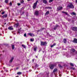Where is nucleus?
Returning <instances> with one entry per match:
<instances>
[{
    "label": "nucleus",
    "instance_id": "nucleus-52",
    "mask_svg": "<svg viewBox=\"0 0 77 77\" xmlns=\"http://www.w3.org/2000/svg\"><path fill=\"white\" fill-rule=\"evenodd\" d=\"M30 1V0H27V1Z\"/></svg>",
    "mask_w": 77,
    "mask_h": 77
},
{
    "label": "nucleus",
    "instance_id": "nucleus-2",
    "mask_svg": "<svg viewBox=\"0 0 77 77\" xmlns=\"http://www.w3.org/2000/svg\"><path fill=\"white\" fill-rule=\"evenodd\" d=\"M67 6L70 8H72V9H74V5H72V3H70L69 5Z\"/></svg>",
    "mask_w": 77,
    "mask_h": 77
},
{
    "label": "nucleus",
    "instance_id": "nucleus-36",
    "mask_svg": "<svg viewBox=\"0 0 77 77\" xmlns=\"http://www.w3.org/2000/svg\"><path fill=\"white\" fill-rule=\"evenodd\" d=\"M9 5H10L11 6H12V2H11L9 4Z\"/></svg>",
    "mask_w": 77,
    "mask_h": 77
},
{
    "label": "nucleus",
    "instance_id": "nucleus-29",
    "mask_svg": "<svg viewBox=\"0 0 77 77\" xmlns=\"http://www.w3.org/2000/svg\"><path fill=\"white\" fill-rule=\"evenodd\" d=\"M70 65L71 66H74V64L72 63H70Z\"/></svg>",
    "mask_w": 77,
    "mask_h": 77
},
{
    "label": "nucleus",
    "instance_id": "nucleus-47",
    "mask_svg": "<svg viewBox=\"0 0 77 77\" xmlns=\"http://www.w3.org/2000/svg\"><path fill=\"white\" fill-rule=\"evenodd\" d=\"M24 14V11H23L22 12V14Z\"/></svg>",
    "mask_w": 77,
    "mask_h": 77
},
{
    "label": "nucleus",
    "instance_id": "nucleus-18",
    "mask_svg": "<svg viewBox=\"0 0 77 77\" xmlns=\"http://www.w3.org/2000/svg\"><path fill=\"white\" fill-rule=\"evenodd\" d=\"M22 74V73L21 72H18L17 73V74H18V75H21Z\"/></svg>",
    "mask_w": 77,
    "mask_h": 77
},
{
    "label": "nucleus",
    "instance_id": "nucleus-48",
    "mask_svg": "<svg viewBox=\"0 0 77 77\" xmlns=\"http://www.w3.org/2000/svg\"><path fill=\"white\" fill-rule=\"evenodd\" d=\"M75 2L76 3H77V0H75Z\"/></svg>",
    "mask_w": 77,
    "mask_h": 77
},
{
    "label": "nucleus",
    "instance_id": "nucleus-31",
    "mask_svg": "<svg viewBox=\"0 0 77 77\" xmlns=\"http://www.w3.org/2000/svg\"><path fill=\"white\" fill-rule=\"evenodd\" d=\"M75 31H77V27H75Z\"/></svg>",
    "mask_w": 77,
    "mask_h": 77
},
{
    "label": "nucleus",
    "instance_id": "nucleus-11",
    "mask_svg": "<svg viewBox=\"0 0 77 77\" xmlns=\"http://www.w3.org/2000/svg\"><path fill=\"white\" fill-rule=\"evenodd\" d=\"M8 29L9 30H12L13 29V28L11 27H9L8 28Z\"/></svg>",
    "mask_w": 77,
    "mask_h": 77
},
{
    "label": "nucleus",
    "instance_id": "nucleus-43",
    "mask_svg": "<svg viewBox=\"0 0 77 77\" xmlns=\"http://www.w3.org/2000/svg\"><path fill=\"white\" fill-rule=\"evenodd\" d=\"M24 36L25 37H26V33H25L24 35Z\"/></svg>",
    "mask_w": 77,
    "mask_h": 77
},
{
    "label": "nucleus",
    "instance_id": "nucleus-1",
    "mask_svg": "<svg viewBox=\"0 0 77 77\" xmlns=\"http://www.w3.org/2000/svg\"><path fill=\"white\" fill-rule=\"evenodd\" d=\"M38 1H37L33 4V8L35 9H36V6H37V4H38Z\"/></svg>",
    "mask_w": 77,
    "mask_h": 77
},
{
    "label": "nucleus",
    "instance_id": "nucleus-63",
    "mask_svg": "<svg viewBox=\"0 0 77 77\" xmlns=\"http://www.w3.org/2000/svg\"><path fill=\"white\" fill-rule=\"evenodd\" d=\"M75 67H76V66H75Z\"/></svg>",
    "mask_w": 77,
    "mask_h": 77
},
{
    "label": "nucleus",
    "instance_id": "nucleus-53",
    "mask_svg": "<svg viewBox=\"0 0 77 77\" xmlns=\"http://www.w3.org/2000/svg\"><path fill=\"white\" fill-rule=\"evenodd\" d=\"M6 24V23L4 24L5 25Z\"/></svg>",
    "mask_w": 77,
    "mask_h": 77
},
{
    "label": "nucleus",
    "instance_id": "nucleus-21",
    "mask_svg": "<svg viewBox=\"0 0 77 77\" xmlns=\"http://www.w3.org/2000/svg\"><path fill=\"white\" fill-rule=\"evenodd\" d=\"M72 15H75V13L74 12H72L71 14Z\"/></svg>",
    "mask_w": 77,
    "mask_h": 77
},
{
    "label": "nucleus",
    "instance_id": "nucleus-26",
    "mask_svg": "<svg viewBox=\"0 0 77 77\" xmlns=\"http://www.w3.org/2000/svg\"><path fill=\"white\" fill-rule=\"evenodd\" d=\"M8 2H9L8 0H5V3H8Z\"/></svg>",
    "mask_w": 77,
    "mask_h": 77
},
{
    "label": "nucleus",
    "instance_id": "nucleus-10",
    "mask_svg": "<svg viewBox=\"0 0 77 77\" xmlns=\"http://www.w3.org/2000/svg\"><path fill=\"white\" fill-rule=\"evenodd\" d=\"M43 2L44 3H45V4H47V2L46 0H43Z\"/></svg>",
    "mask_w": 77,
    "mask_h": 77
},
{
    "label": "nucleus",
    "instance_id": "nucleus-34",
    "mask_svg": "<svg viewBox=\"0 0 77 77\" xmlns=\"http://www.w3.org/2000/svg\"><path fill=\"white\" fill-rule=\"evenodd\" d=\"M54 0H50L49 1V3H51V2H52Z\"/></svg>",
    "mask_w": 77,
    "mask_h": 77
},
{
    "label": "nucleus",
    "instance_id": "nucleus-54",
    "mask_svg": "<svg viewBox=\"0 0 77 77\" xmlns=\"http://www.w3.org/2000/svg\"><path fill=\"white\" fill-rule=\"evenodd\" d=\"M16 77H18V76H17Z\"/></svg>",
    "mask_w": 77,
    "mask_h": 77
},
{
    "label": "nucleus",
    "instance_id": "nucleus-5",
    "mask_svg": "<svg viewBox=\"0 0 77 77\" xmlns=\"http://www.w3.org/2000/svg\"><path fill=\"white\" fill-rule=\"evenodd\" d=\"M63 8L62 7H59L57 8V11H60Z\"/></svg>",
    "mask_w": 77,
    "mask_h": 77
},
{
    "label": "nucleus",
    "instance_id": "nucleus-64",
    "mask_svg": "<svg viewBox=\"0 0 77 77\" xmlns=\"http://www.w3.org/2000/svg\"><path fill=\"white\" fill-rule=\"evenodd\" d=\"M2 77H5V76H4V77L3 76Z\"/></svg>",
    "mask_w": 77,
    "mask_h": 77
},
{
    "label": "nucleus",
    "instance_id": "nucleus-8",
    "mask_svg": "<svg viewBox=\"0 0 77 77\" xmlns=\"http://www.w3.org/2000/svg\"><path fill=\"white\" fill-rule=\"evenodd\" d=\"M73 42H75V43H77V39L76 38H74Z\"/></svg>",
    "mask_w": 77,
    "mask_h": 77
},
{
    "label": "nucleus",
    "instance_id": "nucleus-3",
    "mask_svg": "<svg viewBox=\"0 0 77 77\" xmlns=\"http://www.w3.org/2000/svg\"><path fill=\"white\" fill-rule=\"evenodd\" d=\"M47 45V43L45 42H41V45L42 46H44Z\"/></svg>",
    "mask_w": 77,
    "mask_h": 77
},
{
    "label": "nucleus",
    "instance_id": "nucleus-41",
    "mask_svg": "<svg viewBox=\"0 0 77 77\" xmlns=\"http://www.w3.org/2000/svg\"><path fill=\"white\" fill-rule=\"evenodd\" d=\"M41 50H42V49H41V48H40L38 51V52H40V51H41Z\"/></svg>",
    "mask_w": 77,
    "mask_h": 77
},
{
    "label": "nucleus",
    "instance_id": "nucleus-60",
    "mask_svg": "<svg viewBox=\"0 0 77 77\" xmlns=\"http://www.w3.org/2000/svg\"><path fill=\"white\" fill-rule=\"evenodd\" d=\"M2 35L1 34H0V35Z\"/></svg>",
    "mask_w": 77,
    "mask_h": 77
},
{
    "label": "nucleus",
    "instance_id": "nucleus-46",
    "mask_svg": "<svg viewBox=\"0 0 77 77\" xmlns=\"http://www.w3.org/2000/svg\"><path fill=\"white\" fill-rule=\"evenodd\" d=\"M20 67H17L16 68V69H19Z\"/></svg>",
    "mask_w": 77,
    "mask_h": 77
},
{
    "label": "nucleus",
    "instance_id": "nucleus-42",
    "mask_svg": "<svg viewBox=\"0 0 77 77\" xmlns=\"http://www.w3.org/2000/svg\"><path fill=\"white\" fill-rule=\"evenodd\" d=\"M17 5L18 6H20L21 5V4L20 3H18Z\"/></svg>",
    "mask_w": 77,
    "mask_h": 77
},
{
    "label": "nucleus",
    "instance_id": "nucleus-7",
    "mask_svg": "<svg viewBox=\"0 0 77 77\" xmlns=\"http://www.w3.org/2000/svg\"><path fill=\"white\" fill-rule=\"evenodd\" d=\"M29 35L30 36H34L35 35L31 33H28Z\"/></svg>",
    "mask_w": 77,
    "mask_h": 77
},
{
    "label": "nucleus",
    "instance_id": "nucleus-50",
    "mask_svg": "<svg viewBox=\"0 0 77 77\" xmlns=\"http://www.w3.org/2000/svg\"><path fill=\"white\" fill-rule=\"evenodd\" d=\"M18 33H20V32H19V31H18Z\"/></svg>",
    "mask_w": 77,
    "mask_h": 77
},
{
    "label": "nucleus",
    "instance_id": "nucleus-27",
    "mask_svg": "<svg viewBox=\"0 0 77 77\" xmlns=\"http://www.w3.org/2000/svg\"><path fill=\"white\" fill-rule=\"evenodd\" d=\"M36 48V47H35L34 48V51H36V48Z\"/></svg>",
    "mask_w": 77,
    "mask_h": 77
},
{
    "label": "nucleus",
    "instance_id": "nucleus-62",
    "mask_svg": "<svg viewBox=\"0 0 77 77\" xmlns=\"http://www.w3.org/2000/svg\"><path fill=\"white\" fill-rule=\"evenodd\" d=\"M74 77H76V76H74Z\"/></svg>",
    "mask_w": 77,
    "mask_h": 77
},
{
    "label": "nucleus",
    "instance_id": "nucleus-39",
    "mask_svg": "<svg viewBox=\"0 0 77 77\" xmlns=\"http://www.w3.org/2000/svg\"><path fill=\"white\" fill-rule=\"evenodd\" d=\"M48 9H52V8L50 7H48Z\"/></svg>",
    "mask_w": 77,
    "mask_h": 77
},
{
    "label": "nucleus",
    "instance_id": "nucleus-22",
    "mask_svg": "<svg viewBox=\"0 0 77 77\" xmlns=\"http://www.w3.org/2000/svg\"><path fill=\"white\" fill-rule=\"evenodd\" d=\"M71 51L74 53V52L75 51V49H71Z\"/></svg>",
    "mask_w": 77,
    "mask_h": 77
},
{
    "label": "nucleus",
    "instance_id": "nucleus-16",
    "mask_svg": "<svg viewBox=\"0 0 77 77\" xmlns=\"http://www.w3.org/2000/svg\"><path fill=\"white\" fill-rule=\"evenodd\" d=\"M38 14L39 13L38 11H35V15H38Z\"/></svg>",
    "mask_w": 77,
    "mask_h": 77
},
{
    "label": "nucleus",
    "instance_id": "nucleus-37",
    "mask_svg": "<svg viewBox=\"0 0 77 77\" xmlns=\"http://www.w3.org/2000/svg\"><path fill=\"white\" fill-rule=\"evenodd\" d=\"M45 29L44 28H42L41 29V30H44Z\"/></svg>",
    "mask_w": 77,
    "mask_h": 77
},
{
    "label": "nucleus",
    "instance_id": "nucleus-19",
    "mask_svg": "<svg viewBox=\"0 0 77 77\" xmlns=\"http://www.w3.org/2000/svg\"><path fill=\"white\" fill-rule=\"evenodd\" d=\"M30 41L31 42H33V41H34V38H31Z\"/></svg>",
    "mask_w": 77,
    "mask_h": 77
},
{
    "label": "nucleus",
    "instance_id": "nucleus-20",
    "mask_svg": "<svg viewBox=\"0 0 77 77\" xmlns=\"http://www.w3.org/2000/svg\"><path fill=\"white\" fill-rule=\"evenodd\" d=\"M22 46L24 48H26V46L24 45H22Z\"/></svg>",
    "mask_w": 77,
    "mask_h": 77
},
{
    "label": "nucleus",
    "instance_id": "nucleus-14",
    "mask_svg": "<svg viewBox=\"0 0 77 77\" xmlns=\"http://www.w3.org/2000/svg\"><path fill=\"white\" fill-rule=\"evenodd\" d=\"M14 58L13 57H12L10 60V63H11V62H12L13 61V60H14Z\"/></svg>",
    "mask_w": 77,
    "mask_h": 77
},
{
    "label": "nucleus",
    "instance_id": "nucleus-38",
    "mask_svg": "<svg viewBox=\"0 0 77 77\" xmlns=\"http://www.w3.org/2000/svg\"><path fill=\"white\" fill-rule=\"evenodd\" d=\"M5 11H4L2 13V15H3V14H5Z\"/></svg>",
    "mask_w": 77,
    "mask_h": 77
},
{
    "label": "nucleus",
    "instance_id": "nucleus-59",
    "mask_svg": "<svg viewBox=\"0 0 77 77\" xmlns=\"http://www.w3.org/2000/svg\"><path fill=\"white\" fill-rule=\"evenodd\" d=\"M1 55H2V54L0 55V56H1Z\"/></svg>",
    "mask_w": 77,
    "mask_h": 77
},
{
    "label": "nucleus",
    "instance_id": "nucleus-35",
    "mask_svg": "<svg viewBox=\"0 0 77 77\" xmlns=\"http://www.w3.org/2000/svg\"><path fill=\"white\" fill-rule=\"evenodd\" d=\"M67 57H71V56L69 55H67Z\"/></svg>",
    "mask_w": 77,
    "mask_h": 77
},
{
    "label": "nucleus",
    "instance_id": "nucleus-30",
    "mask_svg": "<svg viewBox=\"0 0 77 77\" xmlns=\"http://www.w3.org/2000/svg\"><path fill=\"white\" fill-rule=\"evenodd\" d=\"M71 69H73V70H75V68H73V67H71Z\"/></svg>",
    "mask_w": 77,
    "mask_h": 77
},
{
    "label": "nucleus",
    "instance_id": "nucleus-55",
    "mask_svg": "<svg viewBox=\"0 0 77 77\" xmlns=\"http://www.w3.org/2000/svg\"><path fill=\"white\" fill-rule=\"evenodd\" d=\"M36 57H37V58H38V57L37 56H36Z\"/></svg>",
    "mask_w": 77,
    "mask_h": 77
},
{
    "label": "nucleus",
    "instance_id": "nucleus-45",
    "mask_svg": "<svg viewBox=\"0 0 77 77\" xmlns=\"http://www.w3.org/2000/svg\"><path fill=\"white\" fill-rule=\"evenodd\" d=\"M45 9H48V7H45Z\"/></svg>",
    "mask_w": 77,
    "mask_h": 77
},
{
    "label": "nucleus",
    "instance_id": "nucleus-44",
    "mask_svg": "<svg viewBox=\"0 0 77 77\" xmlns=\"http://www.w3.org/2000/svg\"><path fill=\"white\" fill-rule=\"evenodd\" d=\"M56 43H54L53 44V45L54 46H55L56 45Z\"/></svg>",
    "mask_w": 77,
    "mask_h": 77
},
{
    "label": "nucleus",
    "instance_id": "nucleus-24",
    "mask_svg": "<svg viewBox=\"0 0 77 77\" xmlns=\"http://www.w3.org/2000/svg\"><path fill=\"white\" fill-rule=\"evenodd\" d=\"M11 47L12 50H14V45H12Z\"/></svg>",
    "mask_w": 77,
    "mask_h": 77
},
{
    "label": "nucleus",
    "instance_id": "nucleus-28",
    "mask_svg": "<svg viewBox=\"0 0 77 77\" xmlns=\"http://www.w3.org/2000/svg\"><path fill=\"white\" fill-rule=\"evenodd\" d=\"M38 66V64H36L35 66V68H37L38 66Z\"/></svg>",
    "mask_w": 77,
    "mask_h": 77
},
{
    "label": "nucleus",
    "instance_id": "nucleus-56",
    "mask_svg": "<svg viewBox=\"0 0 77 77\" xmlns=\"http://www.w3.org/2000/svg\"><path fill=\"white\" fill-rule=\"evenodd\" d=\"M6 72H8V70H6Z\"/></svg>",
    "mask_w": 77,
    "mask_h": 77
},
{
    "label": "nucleus",
    "instance_id": "nucleus-9",
    "mask_svg": "<svg viewBox=\"0 0 77 77\" xmlns=\"http://www.w3.org/2000/svg\"><path fill=\"white\" fill-rule=\"evenodd\" d=\"M7 17H8V15H7V14H6L2 16V18H6Z\"/></svg>",
    "mask_w": 77,
    "mask_h": 77
},
{
    "label": "nucleus",
    "instance_id": "nucleus-17",
    "mask_svg": "<svg viewBox=\"0 0 77 77\" xmlns=\"http://www.w3.org/2000/svg\"><path fill=\"white\" fill-rule=\"evenodd\" d=\"M75 27H72L71 28V29L72 30H74V31H75Z\"/></svg>",
    "mask_w": 77,
    "mask_h": 77
},
{
    "label": "nucleus",
    "instance_id": "nucleus-32",
    "mask_svg": "<svg viewBox=\"0 0 77 77\" xmlns=\"http://www.w3.org/2000/svg\"><path fill=\"white\" fill-rule=\"evenodd\" d=\"M20 3H24V1L23 0L21 1H20Z\"/></svg>",
    "mask_w": 77,
    "mask_h": 77
},
{
    "label": "nucleus",
    "instance_id": "nucleus-23",
    "mask_svg": "<svg viewBox=\"0 0 77 77\" xmlns=\"http://www.w3.org/2000/svg\"><path fill=\"white\" fill-rule=\"evenodd\" d=\"M49 13H50V12L49 11H48L46 12L45 14L46 15H48Z\"/></svg>",
    "mask_w": 77,
    "mask_h": 77
},
{
    "label": "nucleus",
    "instance_id": "nucleus-6",
    "mask_svg": "<svg viewBox=\"0 0 77 77\" xmlns=\"http://www.w3.org/2000/svg\"><path fill=\"white\" fill-rule=\"evenodd\" d=\"M18 26H19V23H17L15 25H14V27H15L17 28L18 27Z\"/></svg>",
    "mask_w": 77,
    "mask_h": 77
},
{
    "label": "nucleus",
    "instance_id": "nucleus-61",
    "mask_svg": "<svg viewBox=\"0 0 77 77\" xmlns=\"http://www.w3.org/2000/svg\"><path fill=\"white\" fill-rule=\"evenodd\" d=\"M44 51H43V52L44 53Z\"/></svg>",
    "mask_w": 77,
    "mask_h": 77
},
{
    "label": "nucleus",
    "instance_id": "nucleus-49",
    "mask_svg": "<svg viewBox=\"0 0 77 77\" xmlns=\"http://www.w3.org/2000/svg\"><path fill=\"white\" fill-rule=\"evenodd\" d=\"M32 62H34V60H32Z\"/></svg>",
    "mask_w": 77,
    "mask_h": 77
},
{
    "label": "nucleus",
    "instance_id": "nucleus-13",
    "mask_svg": "<svg viewBox=\"0 0 77 77\" xmlns=\"http://www.w3.org/2000/svg\"><path fill=\"white\" fill-rule=\"evenodd\" d=\"M58 26L57 25L56 26H53L54 28V30H56V29H57V28Z\"/></svg>",
    "mask_w": 77,
    "mask_h": 77
},
{
    "label": "nucleus",
    "instance_id": "nucleus-40",
    "mask_svg": "<svg viewBox=\"0 0 77 77\" xmlns=\"http://www.w3.org/2000/svg\"><path fill=\"white\" fill-rule=\"evenodd\" d=\"M53 47H54V46L53 45H51V48H52Z\"/></svg>",
    "mask_w": 77,
    "mask_h": 77
},
{
    "label": "nucleus",
    "instance_id": "nucleus-4",
    "mask_svg": "<svg viewBox=\"0 0 77 77\" xmlns=\"http://www.w3.org/2000/svg\"><path fill=\"white\" fill-rule=\"evenodd\" d=\"M49 67L50 69H54V65L51 64L50 65Z\"/></svg>",
    "mask_w": 77,
    "mask_h": 77
},
{
    "label": "nucleus",
    "instance_id": "nucleus-15",
    "mask_svg": "<svg viewBox=\"0 0 77 77\" xmlns=\"http://www.w3.org/2000/svg\"><path fill=\"white\" fill-rule=\"evenodd\" d=\"M57 71V69H55L53 71L54 72H54H56Z\"/></svg>",
    "mask_w": 77,
    "mask_h": 77
},
{
    "label": "nucleus",
    "instance_id": "nucleus-57",
    "mask_svg": "<svg viewBox=\"0 0 77 77\" xmlns=\"http://www.w3.org/2000/svg\"><path fill=\"white\" fill-rule=\"evenodd\" d=\"M14 35H15V33H14Z\"/></svg>",
    "mask_w": 77,
    "mask_h": 77
},
{
    "label": "nucleus",
    "instance_id": "nucleus-12",
    "mask_svg": "<svg viewBox=\"0 0 77 77\" xmlns=\"http://www.w3.org/2000/svg\"><path fill=\"white\" fill-rule=\"evenodd\" d=\"M63 42L64 44H66V39L65 38L64 39Z\"/></svg>",
    "mask_w": 77,
    "mask_h": 77
},
{
    "label": "nucleus",
    "instance_id": "nucleus-51",
    "mask_svg": "<svg viewBox=\"0 0 77 77\" xmlns=\"http://www.w3.org/2000/svg\"><path fill=\"white\" fill-rule=\"evenodd\" d=\"M59 76H60V77H61V75H59Z\"/></svg>",
    "mask_w": 77,
    "mask_h": 77
},
{
    "label": "nucleus",
    "instance_id": "nucleus-58",
    "mask_svg": "<svg viewBox=\"0 0 77 77\" xmlns=\"http://www.w3.org/2000/svg\"><path fill=\"white\" fill-rule=\"evenodd\" d=\"M5 67H4V69H5Z\"/></svg>",
    "mask_w": 77,
    "mask_h": 77
},
{
    "label": "nucleus",
    "instance_id": "nucleus-33",
    "mask_svg": "<svg viewBox=\"0 0 77 77\" xmlns=\"http://www.w3.org/2000/svg\"><path fill=\"white\" fill-rule=\"evenodd\" d=\"M58 66H59V68H62V66L61 65H58Z\"/></svg>",
    "mask_w": 77,
    "mask_h": 77
},
{
    "label": "nucleus",
    "instance_id": "nucleus-25",
    "mask_svg": "<svg viewBox=\"0 0 77 77\" xmlns=\"http://www.w3.org/2000/svg\"><path fill=\"white\" fill-rule=\"evenodd\" d=\"M62 13H63V14H66V15H68V14L66 12H65L64 11H62Z\"/></svg>",
    "mask_w": 77,
    "mask_h": 77
}]
</instances>
